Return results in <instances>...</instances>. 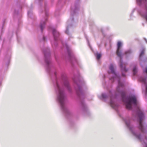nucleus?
<instances>
[{"mask_svg": "<svg viewBox=\"0 0 147 147\" xmlns=\"http://www.w3.org/2000/svg\"><path fill=\"white\" fill-rule=\"evenodd\" d=\"M46 8V5H45V12L46 17L44 18V19H42L41 20L40 25V27L42 32L43 29L45 27V23L47 20V17L48 16V13H47Z\"/></svg>", "mask_w": 147, "mask_h": 147, "instance_id": "obj_12", "label": "nucleus"}, {"mask_svg": "<svg viewBox=\"0 0 147 147\" xmlns=\"http://www.w3.org/2000/svg\"><path fill=\"white\" fill-rule=\"evenodd\" d=\"M122 46V43L120 41H118L117 44V49L116 51V55L119 58V65L121 68L122 71V76L123 77H125V75L124 73L127 72L128 69L125 67L126 63L123 62L122 57L123 54L122 53V51L121 50V47Z\"/></svg>", "mask_w": 147, "mask_h": 147, "instance_id": "obj_5", "label": "nucleus"}, {"mask_svg": "<svg viewBox=\"0 0 147 147\" xmlns=\"http://www.w3.org/2000/svg\"><path fill=\"white\" fill-rule=\"evenodd\" d=\"M127 127L132 135L143 143V147H147V136L144 137L141 135L140 130L137 131V127H135L133 125L131 119L129 117L123 119Z\"/></svg>", "mask_w": 147, "mask_h": 147, "instance_id": "obj_4", "label": "nucleus"}, {"mask_svg": "<svg viewBox=\"0 0 147 147\" xmlns=\"http://www.w3.org/2000/svg\"><path fill=\"white\" fill-rule=\"evenodd\" d=\"M137 4L140 6H144L141 10H138V12L142 17L145 18L147 21V0H136Z\"/></svg>", "mask_w": 147, "mask_h": 147, "instance_id": "obj_7", "label": "nucleus"}, {"mask_svg": "<svg viewBox=\"0 0 147 147\" xmlns=\"http://www.w3.org/2000/svg\"><path fill=\"white\" fill-rule=\"evenodd\" d=\"M133 71L134 75H136L137 72V68L136 65L134 64L133 65Z\"/></svg>", "mask_w": 147, "mask_h": 147, "instance_id": "obj_16", "label": "nucleus"}, {"mask_svg": "<svg viewBox=\"0 0 147 147\" xmlns=\"http://www.w3.org/2000/svg\"><path fill=\"white\" fill-rule=\"evenodd\" d=\"M136 9H137L136 8H134V9H133V10H132L131 13V14L130 15V17L131 18L132 16V14H133V13L134 12V11Z\"/></svg>", "mask_w": 147, "mask_h": 147, "instance_id": "obj_17", "label": "nucleus"}, {"mask_svg": "<svg viewBox=\"0 0 147 147\" xmlns=\"http://www.w3.org/2000/svg\"><path fill=\"white\" fill-rule=\"evenodd\" d=\"M32 14V12L31 11H28V14L29 16H30V14Z\"/></svg>", "mask_w": 147, "mask_h": 147, "instance_id": "obj_18", "label": "nucleus"}, {"mask_svg": "<svg viewBox=\"0 0 147 147\" xmlns=\"http://www.w3.org/2000/svg\"><path fill=\"white\" fill-rule=\"evenodd\" d=\"M144 39L146 41V42L147 43V40L145 38H144Z\"/></svg>", "mask_w": 147, "mask_h": 147, "instance_id": "obj_21", "label": "nucleus"}, {"mask_svg": "<svg viewBox=\"0 0 147 147\" xmlns=\"http://www.w3.org/2000/svg\"><path fill=\"white\" fill-rule=\"evenodd\" d=\"M44 55L45 61L47 70L49 72L51 67V62L50 58V52L49 48H46L43 50Z\"/></svg>", "mask_w": 147, "mask_h": 147, "instance_id": "obj_8", "label": "nucleus"}, {"mask_svg": "<svg viewBox=\"0 0 147 147\" xmlns=\"http://www.w3.org/2000/svg\"><path fill=\"white\" fill-rule=\"evenodd\" d=\"M132 53V51L130 49L126 50L124 54L126 56H128L130 55Z\"/></svg>", "mask_w": 147, "mask_h": 147, "instance_id": "obj_15", "label": "nucleus"}, {"mask_svg": "<svg viewBox=\"0 0 147 147\" xmlns=\"http://www.w3.org/2000/svg\"><path fill=\"white\" fill-rule=\"evenodd\" d=\"M77 2H76L74 5L72 6L71 7V12L70 17L69 20L67 22V24H68V26L66 28V30L65 31V33L68 34V30L69 26H71V24H72L73 22V16L77 15L78 12L79 10V0H77Z\"/></svg>", "mask_w": 147, "mask_h": 147, "instance_id": "obj_6", "label": "nucleus"}, {"mask_svg": "<svg viewBox=\"0 0 147 147\" xmlns=\"http://www.w3.org/2000/svg\"><path fill=\"white\" fill-rule=\"evenodd\" d=\"M109 69L108 71L109 74L112 75V77L110 78V80L112 82H118V85L115 92L113 90H110L107 94L102 93L101 99L105 101L109 100V103L111 106L117 111L119 105L117 102V98L118 96H120L127 109L131 110L134 108L136 110L134 112L135 114H133V117L136 119L139 124H143L144 114L143 111L138 105L136 96L134 95L126 96L124 84L121 81V78L119 76L118 73L115 72V66L111 64L109 67Z\"/></svg>", "mask_w": 147, "mask_h": 147, "instance_id": "obj_1", "label": "nucleus"}, {"mask_svg": "<svg viewBox=\"0 0 147 147\" xmlns=\"http://www.w3.org/2000/svg\"><path fill=\"white\" fill-rule=\"evenodd\" d=\"M140 53L139 56V60L140 62V64L141 66L142 67V63H145L147 60V57L144 56L143 57V56L145 52V49L142 48L140 51Z\"/></svg>", "mask_w": 147, "mask_h": 147, "instance_id": "obj_13", "label": "nucleus"}, {"mask_svg": "<svg viewBox=\"0 0 147 147\" xmlns=\"http://www.w3.org/2000/svg\"><path fill=\"white\" fill-rule=\"evenodd\" d=\"M144 74L139 78V80L141 82L143 83L145 85L146 89V94H147V66L145 69L143 70Z\"/></svg>", "mask_w": 147, "mask_h": 147, "instance_id": "obj_11", "label": "nucleus"}, {"mask_svg": "<svg viewBox=\"0 0 147 147\" xmlns=\"http://www.w3.org/2000/svg\"><path fill=\"white\" fill-rule=\"evenodd\" d=\"M55 80L53 82L55 91L56 94L57 100L61 107L64 113L67 115L70 112L66 106L67 96L65 89L71 92L72 88L65 74H62L59 77L57 76V73L54 72Z\"/></svg>", "mask_w": 147, "mask_h": 147, "instance_id": "obj_2", "label": "nucleus"}, {"mask_svg": "<svg viewBox=\"0 0 147 147\" xmlns=\"http://www.w3.org/2000/svg\"><path fill=\"white\" fill-rule=\"evenodd\" d=\"M81 76L79 72L75 75L73 80L76 85L75 88L79 101L80 105L82 110L84 111H87V106L84 101V95L82 88V82L80 81Z\"/></svg>", "mask_w": 147, "mask_h": 147, "instance_id": "obj_3", "label": "nucleus"}, {"mask_svg": "<svg viewBox=\"0 0 147 147\" xmlns=\"http://www.w3.org/2000/svg\"><path fill=\"white\" fill-rule=\"evenodd\" d=\"M61 42L63 47H65L67 50L69 61L73 65L75 64L78 65V63L77 60L76 59L73 53L71 51L68 46L67 45L66 43L64 42L63 41Z\"/></svg>", "mask_w": 147, "mask_h": 147, "instance_id": "obj_9", "label": "nucleus"}, {"mask_svg": "<svg viewBox=\"0 0 147 147\" xmlns=\"http://www.w3.org/2000/svg\"><path fill=\"white\" fill-rule=\"evenodd\" d=\"M87 41L88 42V44L89 47L91 48V47H90V45H89V42L88 41V40L87 39Z\"/></svg>", "mask_w": 147, "mask_h": 147, "instance_id": "obj_20", "label": "nucleus"}, {"mask_svg": "<svg viewBox=\"0 0 147 147\" xmlns=\"http://www.w3.org/2000/svg\"><path fill=\"white\" fill-rule=\"evenodd\" d=\"M49 29H51L52 31L54 38V41L51 42L52 45L53 46L56 47L58 45L57 41L59 35V33L55 29L51 26L49 27Z\"/></svg>", "mask_w": 147, "mask_h": 147, "instance_id": "obj_10", "label": "nucleus"}, {"mask_svg": "<svg viewBox=\"0 0 147 147\" xmlns=\"http://www.w3.org/2000/svg\"><path fill=\"white\" fill-rule=\"evenodd\" d=\"M45 38L44 36H43L42 38V40L43 41H45Z\"/></svg>", "mask_w": 147, "mask_h": 147, "instance_id": "obj_19", "label": "nucleus"}, {"mask_svg": "<svg viewBox=\"0 0 147 147\" xmlns=\"http://www.w3.org/2000/svg\"><path fill=\"white\" fill-rule=\"evenodd\" d=\"M94 55L96 57V59L97 60L98 62H99V59L101 56V54L100 53H98L97 52L94 53Z\"/></svg>", "mask_w": 147, "mask_h": 147, "instance_id": "obj_14", "label": "nucleus"}]
</instances>
